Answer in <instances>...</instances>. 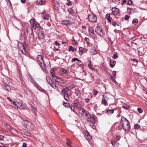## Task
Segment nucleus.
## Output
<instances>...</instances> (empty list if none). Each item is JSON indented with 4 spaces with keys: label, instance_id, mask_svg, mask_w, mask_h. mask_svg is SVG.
<instances>
[{
    "label": "nucleus",
    "instance_id": "1",
    "mask_svg": "<svg viewBox=\"0 0 147 147\" xmlns=\"http://www.w3.org/2000/svg\"><path fill=\"white\" fill-rule=\"evenodd\" d=\"M82 114L83 116L87 119L88 121L89 122L90 125H93L95 122L94 116L93 115H90L89 113H86L83 110L82 111Z\"/></svg>",
    "mask_w": 147,
    "mask_h": 147
},
{
    "label": "nucleus",
    "instance_id": "2",
    "mask_svg": "<svg viewBox=\"0 0 147 147\" xmlns=\"http://www.w3.org/2000/svg\"><path fill=\"white\" fill-rule=\"evenodd\" d=\"M122 127L125 131H128L130 129V125L129 121L123 117L121 118Z\"/></svg>",
    "mask_w": 147,
    "mask_h": 147
},
{
    "label": "nucleus",
    "instance_id": "3",
    "mask_svg": "<svg viewBox=\"0 0 147 147\" xmlns=\"http://www.w3.org/2000/svg\"><path fill=\"white\" fill-rule=\"evenodd\" d=\"M30 22L32 28L34 30H37L38 31L41 30L42 28L40 24L36 21L34 19H31L30 20Z\"/></svg>",
    "mask_w": 147,
    "mask_h": 147
},
{
    "label": "nucleus",
    "instance_id": "4",
    "mask_svg": "<svg viewBox=\"0 0 147 147\" xmlns=\"http://www.w3.org/2000/svg\"><path fill=\"white\" fill-rule=\"evenodd\" d=\"M36 60L41 68L44 69L45 67V66L42 56L40 55H38L36 57Z\"/></svg>",
    "mask_w": 147,
    "mask_h": 147
},
{
    "label": "nucleus",
    "instance_id": "5",
    "mask_svg": "<svg viewBox=\"0 0 147 147\" xmlns=\"http://www.w3.org/2000/svg\"><path fill=\"white\" fill-rule=\"evenodd\" d=\"M26 31L27 34L28 35V37L30 39L33 38L34 37L33 28L29 25L26 26Z\"/></svg>",
    "mask_w": 147,
    "mask_h": 147
},
{
    "label": "nucleus",
    "instance_id": "6",
    "mask_svg": "<svg viewBox=\"0 0 147 147\" xmlns=\"http://www.w3.org/2000/svg\"><path fill=\"white\" fill-rule=\"evenodd\" d=\"M80 107V104L78 102V100L75 99L74 101V102L72 104L71 106V109L72 111H74L75 108H78Z\"/></svg>",
    "mask_w": 147,
    "mask_h": 147
},
{
    "label": "nucleus",
    "instance_id": "7",
    "mask_svg": "<svg viewBox=\"0 0 147 147\" xmlns=\"http://www.w3.org/2000/svg\"><path fill=\"white\" fill-rule=\"evenodd\" d=\"M95 31L98 35L102 37L105 34L103 29L100 27H96V28Z\"/></svg>",
    "mask_w": 147,
    "mask_h": 147
},
{
    "label": "nucleus",
    "instance_id": "8",
    "mask_svg": "<svg viewBox=\"0 0 147 147\" xmlns=\"http://www.w3.org/2000/svg\"><path fill=\"white\" fill-rule=\"evenodd\" d=\"M88 18V20L92 22H96L97 19V17L92 14L89 15Z\"/></svg>",
    "mask_w": 147,
    "mask_h": 147
},
{
    "label": "nucleus",
    "instance_id": "9",
    "mask_svg": "<svg viewBox=\"0 0 147 147\" xmlns=\"http://www.w3.org/2000/svg\"><path fill=\"white\" fill-rule=\"evenodd\" d=\"M22 124L24 126H26V128L28 129H30V127L32 125V123L26 120H23L22 121Z\"/></svg>",
    "mask_w": 147,
    "mask_h": 147
},
{
    "label": "nucleus",
    "instance_id": "10",
    "mask_svg": "<svg viewBox=\"0 0 147 147\" xmlns=\"http://www.w3.org/2000/svg\"><path fill=\"white\" fill-rule=\"evenodd\" d=\"M108 100L107 96L103 94L102 95V103L105 106H107L108 105L107 101Z\"/></svg>",
    "mask_w": 147,
    "mask_h": 147
},
{
    "label": "nucleus",
    "instance_id": "11",
    "mask_svg": "<svg viewBox=\"0 0 147 147\" xmlns=\"http://www.w3.org/2000/svg\"><path fill=\"white\" fill-rule=\"evenodd\" d=\"M26 43L25 42H24V43H20L18 45L19 49H20L19 46H22V49L21 51L22 52L23 54L24 55H25L26 53L25 46V45H26Z\"/></svg>",
    "mask_w": 147,
    "mask_h": 147
},
{
    "label": "nucleus",
    "instance_id": "12",
    "mask_svg": "<svg viewBox=\"0 0 147 147\" xmlns=\"http://www.w3.org/2000/svg\"><path fill=\"white\" fill-rule=\"evenodd\" d=\"M88 51V49L85 48L80 47L79 48V53L80 55H82L83 53Z\"/></svg>",
    "mask_w": 147,
    "mask_h": 147
},
{
    "label": "nucleus",
    "instance_id": "13",
    "mask_svg": "<svg viewBox=\"0 0 147 147\" xmlns=\"http://www.w3.org/2000/svg\"><path fill=\"white\" fill-rule=\"evenodd\" d=\"M13 104L14 105L15 107V108L16 109H21V107L22 106V104L21 103L17 102L15 101H13Z\"/></svg>",
    "mask_w": 147,
    "mask_h": 147
},
{
    "label": "nucleus",
    "instance_id": "14",
    "mask_svg": "<svg viewBox=\"0 0 147 147\" xmlns=\"http://www.w3.org/2000/svg\"><path fill=\"white\" fill-rule=\"evenodd\" d=\"M28 104L30 106L31 110L34 113V114L35 116L37 115V110L36 108L30 103L29 102Z\"/></svg>",
    "mask_w": 147,
    "mask_h": 147
},
{
    "label": "nucleus",
    "instance_id": "15",
    "mask_svg": "<svg viewBox=\"0 0 147 147\" xmlns=\"http://www.w3.org/2000/svg\"><path fill=\"white\" fill-rule=\"evenodd\" d=\"M44 34L43 32L40 31L38 33V38L40 39H43L44 37Z\"/></svg>",
    "mask_w": 147,
    "mask_h": 147
},
{
    "label": "nucleus",
    "instance_id": "16",
    "mask_svg": "<svg viewBox=\"0 0 147 147\" xmlns=\"http://www.w3.org/2000/svg\"><path fill=\"white\" fill-rule=\"evenodd\" d=\"M112 11L113 14L114 16L117 15L119 12L118 9L115 7L112 8Z\"/></svg>",
    "mask_w": 147,
    "mask_h": 147
},
{
    "label": "nucleus",
    "instance_id": "17",
    "mask_svg": "<svg viewBox=\"0 0 147 147\" xmlns=\"http://www.w3.org/2000/svg\"><path fill=\"white\" fill-rule=\"evenodd\" d=\"M111 143L114 147H119V143L116 141L111 140Z\"/></svg>",
    "mask_w": 147,
    "mask_h": 147
},
{
    "label": "nucleus",
    "instance_id": "18",
    "mask_svg": "<svg viewBox=\"0 0 147 147\" xmlns=\"http://www.w3.org/2000/svg\"><path fill=\"white\" fill-rule=\"evenodd\" d=\"M69 91V89L68 88V87H67L65 88L62 90H61V93L63 94H67V93Z\"/></svg>",
    "mask_w": 147,
    "mask_h": 147
},
{
    "label": "nucleus",
    "instance_id": "19",
    "mask_svg": "<svg viewBox=\"0 0 147 147\" xmlns=\"http://www.w3.org/2000/svg\"><path fill=\"white\" fill-rule=\"evenodd\" d=\"M90 53L92 55H94L97 53V51L94 47H92L90 50Z\"/></svg>",
    "mask_w": 147,
    "mask_h": 147
},
{
    "label": "nucleus",
    "instance_id": "20",
    "mask_svg": "<svg viewBox=\"0 0 147 147\" xmlns=\"http://www.w3.org/2000/svg\"><path fill=\"white\" fill-rule=\"evenodd\" d=\"M45 0H37L36 3L38 5H44L45 4Z\"/></svg>",
    "mask_w": 147,
    "mask_h": 147
},
{
    "label": "nucleus",
    "instance_id": "21",
    "mask_svg": "<svg viewBox=\"0 0 147 147\" xmlns=\"http://www.w3.org/2000/svg\"><path fill=\"white\" fill-rule=\"evenodd\" d=\"M116 64V61L113 60H111L110 62V65L111 68L113 67Z\"/></svg>",
    "mask_w": 147,
    "mask_h": 147
},
{
    "label": "nucleus",
    "instance_id": "22",
    "mask_svg": "<svg viewBox=\"0 0 147 147\" xmlns=\"http://www.w3.org/2000/svg\"><path fill=\"white\" fill-rule=\"evenodd\" d=\"M55 80L56 82L60 83L61 84H63V82L62 79L59 78L58 77H57V78L55 79Z\"/></svg>",
    "mask_w": 147,
    "mask_h": 147
},
{
    "label": "nucleus",
    "instance_id": "23",
    "mask_svg": "<svg viewBox=\"0 0 147 147\" xmlns=\"http://www.w3.org/2000/svg\"><path fill=\"white\" fill-rule=\"evenodd\" d=\"M89 34L91 35H93L94 34V30L92 27H90L88 29Z\"/></svg>",
    "mask_w": 147,
    "mask_h": 147
},
{
    "label": "nucleus",
    "instance_id": "24",
    "mask_svg": "<svg viewBox=\"0 0 147 147\" xmlns=\"http://www.w3.org/2000/svg\"><path fill=\"white\" fill-rule=\"evenodd\" d=\"M64 95V97L65 99L67 102H69V98L68 93L63 94Z\"/></svg>",
    "mask_w": 147,
    "mask_h": 147
},
{
    "label": "nucleus",
    "instance_id": "25",
    "mask_svg": "<svg viewBox=\"0 0 147 147\" xmlns=\"http://www.w3.org/2000/svg\"><path fill=\"white\" fill-rule=\"evenodd\" d=\"M68 11L69 13L71 14L72 15L75 13V11L73 9L72 7H71L69 9Z\"/></svg>",
    "mask_w": 147,
    "mask_h": 147
},
{
    "label": "nucleus",
    "instance_id": "26",
    "mask_svg": "<svg viewBox=\"0 0 147 147\" xmlns=\"http://www.w3.org/2000/svg\"><path fill=\"white\" fill-rule=\"evenodd\" d=\"M33 84L39 90H40L41 88L40 86L35 81H34Z\"/></svg>",
    "mask_w": 147,
    "mask_h": 147
},
{
    "label": "nucleus",
    "instance_id": "27",
    "mask_svg": "<svg viewBox=\"0 0 147 147\" xmlns=\"http://www.w3.org/2000/svg\"><path fill=\"white\" fill-rule=\"evenodd\" d=\"M114 110L113 109H108L106 111L108 115H111L113 113Z\"/></svg>",
    "mask_w": 147,
    "mask_h": 147
},
{
    "label": "nucleus",
    "instance_id": "28",
    "mask_svg": "<svg viewBox=\"0 0 147 147\" xmlns=\"http://www.w3.org/2000/svg\"><path fill=\"white\" fill-rule=\"evenodd\" d=\"M105 18L108 20L109 22H111V19L110 15V14L108 13L105 16Z\"/></svg>",
    "mask_w": 147,
    "mask_h": 147
},
{
    "label": "nucleus",
    "instance_id": "29",
    "mask_svg": "<svg viewBox=\"0 0 147 147\" xmlns=\"http://www.w3.org/2000/svg\"><path fill=\"white\" fill-rule=\"evenodd\" d=\"M5 89L8 91H10L11 89L10 87V86L8 84H7L5 85Z\"/></svg>",
    "mask_w": 147,
    "mask_h": 147
},
{
    "label": "nucleus",
    "instance_id": "30",
    "mask_svg": "<svg viewBox=\"0 0 147 147\" xmlns=\"http://www.w3.org/2000/svg\"><path fill=\"white\" fill-rule=\"evenodd\" d=\"M63 106L66 108H71V106L69 103L63 102Z\"/></svg>",
    "mask_w": 147,
    "mask_h": 147
},
{
    "label": "nucleus",
    "instance_id": "31",
    "mask_svg": "<svg viewBox=\"0 0 147 147\" xmlns=\"http://www.w3.org/2000/svg\"><path fill=\"white\" fill-rule=\"evenodd\" d=\"M60 73L63 74H67L68 73L67 71L63 68H62L60 69Z\"/></svg>",
    "mask_w": 147,
    "mask_h": 147
},
{
    "label": "nucleus",
    "instance_id": "32",
    "mask_svg": "<svg viewBox=\"0 0 147 147\" xmlns=\"http://www.w3.org/2000/svg\"><path fill=\"white\" fill-rule=\"evenodd\" d=\"M43 18L44 20H48L49 18V15L45 13H43Z\"/></svg>",
    "mask_w": 147,
    "mask_h": 147
},
{
    "label": "nucleus",
    "instance_id": "33",
    "mask_svg": "<svg viewBox=\"0 0 147 147\" xmlns=\"http://www.w3.org/2000/svg\"><path fill=\"white\" fill-rule=\"evenodd\" d=\"M46 79L48 83L49 84H50L51 83H52L53 82L49 76H47Z\"/></svg>",
    "mask_w": 147,
    "mask_h": 147
},
{
    "label": "nucleus",
    "instance_id": "34",
    "mask_svg": "<svg viewBox=\"0 0 147 147\" xmlns=\"http://www.w3.org/2000/svg\"><path fill=\"white\" fill-rule=\"evenodd\" d=\"M85 134L87 136V138H88V139L90 140L92 139V137L90 135L89 132L86 131V132H85Z\"/></svg>",
    "mask_w": 147,
    "mask_h": 147
},
{
    "label": "nucleus",
    "instance_id": "35",
    "mask_svg": "<svg viewBox=\"0 0 147 147\" xmlns=\"http://www.w3.org/2000/svg\"><path fill=\"white\" fill-rule=\"evenodd\" d=\"M122 107L123 109L126 110H127L129 108V105L125 104L123 105Z\"/></svg>",
    "mask_w": 147,
    "mask_h": 147
},
{
    "label": "nucleus",
    "instance_id": "36",
    "mask_svg": "<svg viewBox=\"0 0 147 147\" xmlns=\"http://www.w3.org/2000/svg\"><path fill=\"white\" fill-rule=\"evenodd\" d=\"M68 20H63L62 22V24L63 25H65L68 26Z\"/></svg>",
    "mask_w": 147,
    "mask_h": 147
},
{
    "label": "nucleus",
    "instance_id": "37",
    "mask_svg": "<svg viewBox=\"0 0 147 147\" xmlns=\"http://www.w3.org/2000/svg\"><path fill=\"white\" fill-rule=\"evenodd\" d=\"M53 88L56 89L58 92H60L61 88H59L56 85L54 86Z\"/></svg>",
    "mask_w": 147,
    "mask_h": 147
},
{
    "label": "nucleus",
    "instance_id": "38",
    "mask_svg": "<svg viewBox=\"0 0 147 147\" xmlns=\"http://www.w3.org/2000/svg\"><path fill=\"white\" fill-rule=\"evenodd\" d=\"M138 22V20L137 19L135 18L132 21V23L133 24L136 25Z\"/></svg>",
    "mask_w": 147,
    "mask_h": 147
},
{
    "label": "nucleus",
    "instance_id": "39",
    "mask_svg": "<svg viewBox=\"0 0 147 147\" xmlns=\"http://www.w3.org/2000/svg\"><path fill=\"white\" fill-rule=\"evenodd\" d=\"M76 50V49L73 47L71 46H70L69 47V50L70 51H71L72 52H74V51Z\"/></svg>",
    "mask_w": 147,
    "mask_h": 147
},
{
    "label": "nucleus",
    "instance_id": "40",
    "mask_svg": "<svg viewBox=\"0 0 147 147\" xmlns=\"http://www.w3.org/2000/svg\"><path fill=\"white\" fill-rule=\"evenodd\" d=\"M90 61V63L88 64V66L90 69L93 70L94 68L92 66V65L91 64V61Z\"/></svg>",
    "mask_w": 147,
    "mask_h": 147
},
{
    "label": "nucleus",
    "instance_id": "41",
    "mask_svg": "<svg viewBox=\"0 0 147 147\" xmlns=\"http://www.w3.org/2000/svg\"><path fill=\"white\" fill-rule=\"evenodd\" d=\"M68 142H66V144L67 145L69 146L70 147H72V146L71 145V142L69 140H68Z\"/></svg>",
    "mask_w": 147,
    "mask_h": 147
},
{
    "label": "nucleus",
    "instance_id": "42",
    "mask_svg": "<svg viewBox=\"0 0 147 147\" xmlns=\"http://www.w3.org/2000/svg\"><path fill=\"white\" fill-rule=\"evenodd\" d=\"M113 58L114 59H116L118 57V56L117 54V53L116 52L114 53V54H113Z\"/></svg>",
    "mask_w": 147,
    "mask_h": 147
},
{
    "label": "nucleus",
    "instance_id": "43",
    "mask_svg": "<svg viewBox=\"0 0 147 147\" xmlns=\"http://www.w3.org/2000/svg\"><path fill=\"white\" fill-rule=\"evenodd\" d=\"M87 45L88 47H93V45L90 43L89 41H87L86 42Z\"/></svg>",
    "mask_w": 147,
    "mask_h": 147
},
{
    "label": "nucleus",
    "instance_id": "44",
    "mask_svg": "<svg viewBox=\"0 0 147 147\" xmlns=\"http://www.w3.org/2000/svg\"><path fill=\"white\" fill-rule=\"evenodd\" d=\"M68 26H69L71 25L73 26L75 25V24L72 22H71L69 21L68 20Z\"/></svg>",
    "mask_w": 147,
    "mask_h": 147
},
{
    "label": "nucleus",
    "instance_id": "45",
    "mask_svg": "<svg viewBox=\"0 0 147 147\" xmlns=\"http://www.w3.org/2000/svg\"><path fill=\"white\" fill-rule=\"evenodd\" d=\"M140 127V125L138 124H136L134 125V128L135 129H138Z\"/></svg>",
    "mask_w": 147,
    "mask_h": 147
},
{
    "label": "nucleus",
    "instance_id": "46",
    "mask_svg": "<svg viewBox=\"0 0 147 147\" xmlns=\"http://www.w3.org/2000/svg\"><path fill=\"white\" fill-rule=\"evenodd\" d=\"M80 60L76 58H74L72 59L71 61L72 62H75L76 61H79Z\"/></svg>",
    "mask_w": 147,
    "mask_h": 147
},
{
    "label": "nucleus",
    "instance_id": "47",
    "mask_svg": "<svg viewBox=\"0 0 147 147\" xmlns=\"http://www.w3.org/2000/svg\"><path fill=\"white\" fill-rule=\"evenodd\" d=\"M130 18V16L126 15L124 18L125 20H129V18Z\"/></svg>",
    "mask_w": 147,
    "mask_h": 147
},
{
    "label": "nucleus",
    "instance_id": "48",
    "mask_svg": "<svg viewBox=\"0 0 147 147\" xmlns=\"http://www.w3.org/2000/svg\"><path fill=\"white\" fill-rule=\"evenodd\" d=\"M51 75L54 78L55 80L57 78V77H58V76H57L54 73L53 74Z\"/></svg>",
    "mask_w": 147,
    "mask_h": 147
},
{
    "label": "nucleus",
    "instance_id": "49",
    "mask_svg": "<svg viewBox=\"0 0 147 147\" xmlns=\"http://www.w3.org/2000/svg\"><path fill=\"white\" fill-rule=\"evenodd\" d=\"M93 95L94 96H96L98 93V91H96L95 90H94L93 91Z\"/></svg>",
    "mask_w": 147,
    "mask_h": 147
},
{
    "label": "nucleus",
    "instance_id": "50",
    "mask_svg": "<svg viewBox=\"0 0 147 147\" xmlns=\"http://www.w3.org/2000/svg\"><path fill=\"white\" fill-rule=\"evenodd\" d=\"M24 134L26 135L27 136H29L30 135V134L28 131H26L24 132Z\"/></svg>",
    "mask_w": 147,
    "mask_h": 147
},
{
    "label": "nucleus",
    "instance_id": "51",
    "mask_svg": "<svg viewBox=\"0 0 147 147\" xmlns=\"http://www.w3.org/2000/svg\"><path fill=\"white\" fill-rule=\"evenodd\" d=\"M69 89V90L72 89L74 88V86L73 85H71L70 86H69L67 87Z\"/></svg>",
    "mask_w": 147,
    "mask_h": 147
},
{
    "label": "nucleus",
    "instance_id": "52",
    "mask_svg": "<svg viewBox=\"0 0 147 147\" xmlns=\"http://www.w3.org/2000/svg\"><path fill=\"white\" fill-rule=\"evenodd\" d=\"M137 110L140 113H141L143 112L142 110L140 108H138Z\"/></svg>",
    "mask_w": 147,
    "mask_h": 147
},
{
    "label": "nucleus",
    "instance_id": "53",
    "mask_svg": "<svg viewBox=\"0 0 147 147\" xmlns=\"http://www.w3.org/2000/svg\"><path fill=\"white\" fill-rule=\"evenodd\" d=\"M120 136H117L116 138L115 139V140H114L116 141V142L119 141L120 140Z\"/></svg>",
    "mask_w": 147,
    "mask_h": 147
},
{
    "label": "nucleus",
    "instance_id": "54",
    "mask_svg": "<svg viewBox=\"0 0 147 147\" xmlns=\"http://www.w3.org/2000/svg\"><path fill=\"white\" fill-rule=\"evenodd\" d=\"M68 6H70L72 5V2L71 1H69L67 3Z\"/></svg>",
    "mask_w": 147,
    "mask_h": 147
},
{
    "label": "nucleus",
    "instance_id": "55",
    "mask_svg": "<svg viewBox=\"0 0 147 147\" xmlns=\"http://www.w3.org/2000/svg\"><path fill=\"white\" fill-rule=\"evenodd\" d=\"M116 71H113V75L114 76V77L116 78Z\"/></svg>",
    "mask_w": 147,
    "mask_h": 147
},
{
    "label": "nucleus",
    "instance_id": "56",
    "mask_svg": "<svg viewBox=\"0 0 147 147\" xmlns=\"http://www.w3.org/2000/svg\"><path fill=\"white\" fill-rule=\"evenodd\" d=\"M127 3L129 5H131L132 4V2L131 0H128Z\"/></svg>",
    "mask_w": 147,
    "mask_h": 147
},
{
    "label": "nucleus",
    "instance_id": "57",
    "mask_svg": "<svg viewBox=\"0 0 147 147\" xmlns=\"http://www.w3.org/2000/svg\"><path fill=\"white\" fill-rule=\"evenodd\" d=\"M49 84L53 88L54 87V86L56 85L54 83H53V82L52 83H51Z\"/></svg>",
    "mask_w": 147,
    "mask_h": 147
},
{
    "label": "nucleus",
    "instance_id": "58",
    "mask_svg": "<svg viewBox=\"0 0 147 147\" xmlns=\"http://www.w3.org/2000/svg\"><path fill=\"white\" fill-rule=\"evenodd\" d=\"M90 98H86L85 99L86 102L88 103L90 102Z\"/></svg>",
    "mask_w": 147,
    "mask_h": 147
},
{
    "label": "nucleus",
    "instance_id": "59",
    "mask_svg": "<svg viewBox=\"0 0 147 147\" xmlns=\"http://www.w3.org/2000/svg\"><path fill=\"white\" fill-rule=\"evenodd\" d=\"M54 71H55V70L54 69H51L50 70V73H51V74L54 73Z\"/></svg>",
    "mask_w": 147,
    "mask_h": 147
},
{
    "label": "nucleus",
    "instance_id": "60",
    "mask_svg": "<svg viewBox=\"0 0 147 147\" xmlns=\"http://www.w3.org/2000/svg\"><path fill=\"white\" fill-rule=\"evenodd\" d=\"M55 44L57 46H59L60 45V44L57 41L55 42Z\"/></svg>",
    "mask_w": 147,
    "mask_h": 147
},
{
    "label": "nucleus",
    "instance_id": "61",
    "mask_svg": "<svg viewBox=\"0 0 147 147\" xmlns=\"http://www.w3.org/2000/svg\"><path fill=\"white\" fill-rule=\"evenodd\" d=\"M59 47L58 48H56V47H54V51H58L59 50Z\"/></svg>",
    "mask_w": 147,
    "mask_h": 147
},
{
    "label": "nucleus",
    "instance_id": "62",
    "mask_svg": "<svg viewBox=\"0 0 147 147\" xmlns=\"http://www.w3.org/2000/svg\"><path fill=\"white\" fill-rule=\"evenodd\" d=\"M127 10H130V11H131V10H132V11H133V10H135V9H132V8H128L127 9Z\"/></svg>",
    "mask_w": 147,
    "mask_h": 147
},
{
    "label": "nucleus",
    "instance_id": "63",
    "mask_svg": "<svg viewBox=\"0 0 147 147\" xmlns=\"http://www.w3.org/2000/svg\"><path fill=\"white\" fill-rule=\"evenodd\" d=\"M4 137L2 136H0V140H3Z\"/></svg>",
    "mask_w": 147,
    "mask_h": 147
},
{
    "label": "nucleus",
    "instance_id": "64",
    "mask_svg": "<svg viewBox=\"0 0 147 147\" xmlns=\"http://www.w3.org/2000/svg\"><path fill=\"white\" fill-rule=\"evenodd\" d=\"M26 145H27V144L26 143H24L23 144L22 147H27Z\"/></svg>",
    "mask_w": 147,
    "mask_h": 147
}]
</instances>
